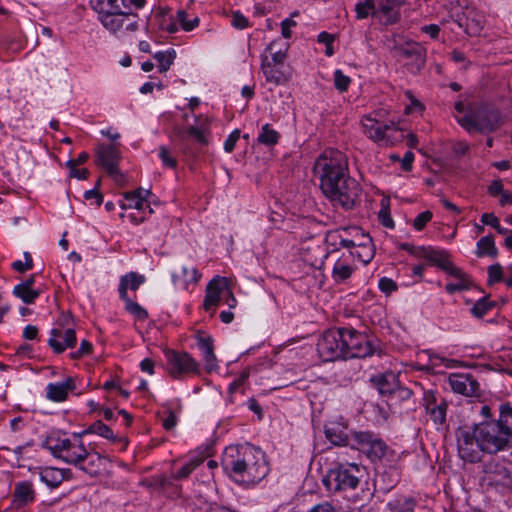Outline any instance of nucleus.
I'll return each instance as SVG.
<instances>
[{
  "mask_svg": "<svg viewBox=\"0 0 512 512\" xmlns=\"http://www.w3.org/2000/svg\"><path fill=\"white\" fill-rule=\"evenodd\" d=\"M326 438L336 446H347L349 444V435L346 427L335 423L325 429Z\"/></svg>",
  "mask_w": 512,
  "mask_h": 512,
  "instance_id": "72a5a7b5",
  "label": "nucleus"
},
{
  "mask_svg": "<svg viewBox=\"0 0 512 512\" xmlns=\"http://www.w3.org/2000/svg\"><path fill=\"white\" fill-rule=\"evenodd\" d=\"M41 480L49 487H58L65 479L64 470L56 468H46L41 472Z\"/></svg>",
  "mask_w": 512,
  "mask_h": 512,
  "instance_id": "4c0bfd02",
  "label": "nucleus"
},
{
  "mask_svg": "<svg viewBox=\"0 0 512 512\" xmlns=\"http://www.w3.org/2000/svg\"><path fill=\"white\" fill-rule=\"evenodd\" d=\"M317 350L324 361L345 359L343 327L324 331L318 340Z\"/></svg>",
  "mask_w": 512,
  "mask_h": 512,
  "instance_id": "423d86ee",
  "label": "nucleus"
},
{
  "mask_svg": "<svg viewBox=\"0 0 512 512\" xmlns=\"http://www.w3.org/2000/svg\"><path fill=\"white\" fill-rule=\"evenodd\" d=\"M144 282L145 277L143 275L137 274L136 272H130L122 276L118 288L120 299L129 298L127 293L128 289L136 291Z\"/></svg>",
  "mask_w": 512,
  "mask_h": 512,
  "instance_id": "7c9ffc66",
  "label": "nucleus"
},
{
  "mask_svg": "<svg viewBox=\"0 0 512 512\" xmlns=\"http://www.w3.org/2000/svg\"><path fill=\"white\" fill-rule=\"evenodd\" d=\"M362 125L367 136L375 142H391L395 134L399 132L394 121L382 122L371 115L364 116Z\"/></svg>",
  "mask_w": 512,
  "mask_h": 512,
  "instance_id": "f8f14e48",
  "label": "nucleus"
},
{
  "mask_svg": "<svg viewBox=\"0 0 512 512\" xmlns=\"http://www.w3.org/2000/svg\"><path fill=\"white\" fill-rule=\"evenodd\" d=\"M379 289L389 294L397 290V285L392 279L383 277L379 280Z\"/></svg>",
  "mask_w": 512,
  "mask_h": 512,
  "instance_id": "0e129e2a",
  "label": "nucleus"
},
{
  "mask_svg": "<svg viewBox=\"0 0 512 512\" xmlns=\"http://www.w3.org/2000/svg\"><path fill=\"white\" fill-rule=\"evenodd\" d=\"M458 123L468 132L482 133L479 114H467L458 119Z\"/></svg>",
  "mask_w": 512,
  "mask_h": 512,
  "instance_id": "a18cd8bd",
  "label": "nucleus"
},
{
  "mask_svg": "<svg viewBox=\"0 0 512 512\" xmlns=\"http://www.w3.org/2000/svg\"><path fill=\"white\" fill-rule=\"evenodd\" d=\"M486 479L496 485H508L510 483V471L501 463L490 461L484 467Z\"/></svg>",
  "mask_w": 512,
  "mask_h": 512,
  "instance_id": "b1692460",
  "label": "nucleus"
},
{
  "mask_svg": "<svg viewBox=\"0 0 512 512\" xmlns=\"http://www.w3.org/2000/svg\"><path fill=\"white\" fill-rule=\"evenodd\" d=\"M363 476L362 470L356 464L339 465L330 469L323 478V484L328 491L340 492L355 489Z\"/></svg>",
  "mask_w": 512,
  "mask_h": 512,
  "instance_id": "20e7f679",
  "label": "nucleus"
},
{
  "mask_svg": "<svg viewBox=\"0 0 512 512\" xmlns=\"http://www.w3.org/2000/svg\"><path fill=\"white\" fill-rule=\"evenodd\" d=\"M92 8L101 16H106L119 9L118 0H90Z\"/></svg>",
  "mask_w": 512,
  "mask_h": 512,
  "instance_id": "c03bdc74",
  "label": "nucleus"
},
{
  "mask_svg": "<svg viewBox=\"0 0 512 512\" xmlns=\"http://www.w3.org/2000/svg\"><path fill=\"white\" fill-rule=\"evenodd\" d=\"M125 304V310L133 315L136 320L145 321L148 318V312L137 302L130 298L121 299Z\"/></svg>",
  "mask_w": 512,
  "mask_h": 512,
  "instance_id": "49530a36",
  "label": "nucleus"
},
{
  "mask_svg": "<svg viewBox=\"0 0 512 512\" xmlns=\"http://www.w3.org/2000/svg\"><path fill=\"white\" fill-rule=\"evenodd\" d=\"M180 140V149L186 156L195 157V151L189 143V137H193L200 146H206L208 139L206 137V129L204 127L190 126L186 130H179L176 133Z\"/></svg>",
  "mask_w": 512,
  "mask_h": 512,
  "instance_id": "2eb2a0df",
  "label": "nucleus"
},
{
  "mask_svg": "<svg viewBox=\"0 0 512 512\" xmlns=\"http://www.w3.org/2000/svg\"><path fill=\"white\" fill-rule=\"evenodd\" d=\"M167 370L174 379H181L183 375L199 373V365L187 352L166 350Z\"/></svg>",
  "mask_w": 512,
  "mask_h": 512,
  "instance_id": "1a4fd4ad",
  "label": "nucleus"
},
{
  "mask_svg": "<svg viewBox=\"0 0 512 512\" xmlns=\"http://www.w3.org/2000/svg\"><path fill=\"white\" fill-rule=\"evenodd\" d=\"M483 132H495L503 124V116L496 108H487L478 112Z\"/></svg>",
  "mask_w": 512,
  "mask_h": 512,
  "instance_id": "393cba45",
  "label": "nucleus"
},
{
  "mask_svg": "<svg viewBox=\"0 0 512 512\" xmlns=\"http://www.w3.org/2000/svg\"><path fill=\"white\" fill-rule=\"evenodd\" d=\"M345 234H349V235H352V236L354 235V233L352 232V230H351V231H349L348 229H342V230H340V231H338V232H334V233L329 234V235H328V239H326V242H327L330 246L334 247V250H338L340 247H342V246L340 245V239H341V237H342V238H347V237L345 236Z\"/></svg>",
  "mask_w": 512,
  "mask_h": 512,
  "instance_id": "864d4df0",
  "label": "nucleus"
},
{
  "mask_svg": "<svg viewBox=\"0 0 512 512\" xmlns=\"http://www.w3.org/2000/svg\"><path fill=\"white\" fill-rule=\"evenodd\" d=\"M415 506L416 500L412 497L398 498L387 504L390 512H414Z\"/></svg>",
  "mask_w": 512,
  "mask_h": 512,
  "instance_id": "58836bf2",
  "label": "nucleus"
},
{
  "mask_svg": "<svg viewBox=\"0 0 512 512\" xmlns=\"http://www.w3.org/2000/svg\"><path fill=\"white\" fill-rule=\"evenodd\" d=\"M199 464V460H190L181 469L177 471L174 478L179 480L188 477Z\"/></svg>",
  "mask_w": 512,
  "mask_h": 512,
  "instance_id": "4d7b16f0",
  "label": "nucleus"
},
{
  "mask_svg": "<svg viewBox=\"0 0 512 512\" xmlns=\"http://www.w3.org/2000/svg\"><path fill=\"white\" fill-rule=\"evenodd\" d=\"M231 24L236 29H245L249 26V21L243 14L237 11L232 14Z\"/></svg>",
  "mask_w": 512,
  "mask_h": 512,
  "instance_id": "bf43d9fd",
  "label": "nucleus"
},
{
  "mask_svg": "<svg viewBox=\"0 0 512 512\" xmlns=\"http://www.w3.org/2000/svg\"><path fill=\"white\" fill-rule=\"evenodd\" d=\"M75 389V381L69 377L64 382L50 383L47 386V398L54 402L67 399L68 393Z\"/></svg>",
  "mask_w": 512,
  "mask_h": 512,
  "instance_id": "a878e982",
  "label": "nucleus"
},
{
  "mask_svg": "<svg viewBox=\"0 0 512 512\" xmlns=\"http://www.w3.org/2000/svg\"><path fill=\"white\" fill-rule=\"evenodd\" d=\"M197 347L203 354V361L207 371H212L217 366V359L214 354V344L211 336L199 332L196 335Z\"/></svg>",
  "mask_w": 512,
  "mask_h": 512,
  "instance_id": "5701e85b",
  "label": "nucleus"
},
{
  "mask_svg": "<svg viewBox=\"0 0 512 512\" xmlns=\"http://www.w3.org/2000/svg\"><path fill=\"white\" fill-rule=\"evenodd\" d=\"M352 438L358 449L366 453L372 461L381 460L386 454L387 445L377 434L369 431H355L352 433Z\"/></svg>",
  "mask_w": 512,
  "mask_h": 512,
  "instance_id": "9b49d317",
  "label": "nucleus"
},
{
  "mask_svg": "<svg viewBox=\"0 0 512 512\" xmlns=\"http://www.w3.org/2000/svg\"><path fill=\"white\" fill-rule=\"evenodd\" d=\"M280 139V133L274 130L270 124H265L258 134L257 141L265 146H274Z\"/></svg>",
  "mask_w": 512,
  "mask_h": 512,
  "instance_id": "a19ab883",
  "label": "nucleus"
},
{
  "mask_svg": "<svg viewBox=\"0 0 512 512\" xmlns=\"http://www.w3.org/2000/svg\"><path fill=\"white\" fill-rule=\"evenodd\" d=\"M42 290L37 288H29L23 285L17 284L13 288V295L22 300L25 304H33L35 300L40 296Z\"/></svg>",
  "mask_w": 512,
  "mask_h": 512,
  "instance_id": "e433bc0d",
  "label": "nucleus"
},
{
  "mask_svg": "<svg viewBox=\"0 0 512 512\" xmlns=\"http://www.w3.org/2000/svg\"><path fill=\"white\" fill-rule=\"evenodd\" d=\"M47 447L56 458L64 461V454L70 447V439H48Z\"/></svg>",
  "mask_w": 512,
  "mask_h": 512,
  "instance_id": "37998d69",
  "label": "nucleus"
},
{
  "mask_svg": "<svg viewBox=\"0 0 512 512\" xmlns=\"http://www.w3.org/2000/svg\"><path fill=\"white\" fill-rule=\"evenodd\" d=\"M239 138H240V130L235 129L234 131L231 132V134L225 140L224 150L227 153H231L234 150L235 145H236L237 141L239 140Z\"/></svg>",
  "mask_w": 512,
  "mask_h": 512,
  "instance_id": "052dcab7",
  "label": "nucleus"
},
{
  "mask_svg": "<svg viewBox=\"0 0 512 512\" xmlns=\"http://www.w3.org/2000/svg\"><path fill=\"white\" fill-rule=\"evenodd\" d=\"M475 254L477 257L489 256L491 258H496L498 256V249L496 248L494 239L491 235L479 239Z\"/></svg>",
  "mask_w": 512,
  "mask_h": 512,
  "instance_id": "c9c22d12",
  "label": "nucleus"
},
{
  "mask_svg": "<svg viewBox=\"0 0 512 512\" xmlns=\"http://www.w3.org/2000/svg\"><path fill=\"white\" fill-rule=\"evenodd\" d=\"M355 11L358 19H365L369 15L375 16L374 9H372V0L358 3Z\"/></svg>",
  "mask_w": 512,
  "mask_h": 512,
  "instance_id": "5fc2aeb1",
  "label": "nucleus"
},
{
  "mask_svg": "<svg viewBox=\"0 0 512 512\" xmlns=\"http://www.w3.org/2000/svg\"><path fill=\"white\" fill-rule=\"evenodd\" d=\"M12 497L11 509L18 510L34 502L36 493L33 484L29 481L17 482Z\"/></svg>",
  "mask_w": 512,
  "mask_h": 512,
  "instance_id": "6ab92c4d",
  "label": "nucleus"
},
{
  "mask_svg": "<svg viewBox=\"0 0 512 512\" xmlns=\"http://www.w3.org/2000/svg\"><path fill=\"white\" fill-rule=\"evenodd\" d=\"M353 238L340 239V245L348 248L347 253L353 254V260L356 258L364 264H368L374 257V249L372 246V238L364 234L359 228H352Z\"/></svg>",
  "mask_w": 512,
  "mask_h": 512,
  "instance_id": "0eeeda50",
  "label": "nucleus"
},
{
  "mask_svg": "<svg viewBox=\"0 0 512 512\" xmlns=\"http://www.w3.org/2000/svg\"><path fill=\"white\" fill-rule=\"evenodd\" d=\"M433 214L431 211L426 210L417 215V217L413 221V227L417 231H421L428 222L431 221Z\"/></svg>",
  "mask_w": 512,
  "mask_h": 512,
  "instance_id": "6e6d98bb",
  "label": "nucleus"
},
{
  "mask_svg": "<svg viewBox=\"0 0 512 512\" xmlns=\"http://www.w3.org/2000/svg\"><path fill=\"white\" fill-rule=\"evenodd\" d=\"M222 466L237 482L246 484L258 483L269 471L264 453L251 444L226 448Z\"/></svg>",
  "mask_w": 512,
  "mask_h": 512,
  "instance_id": "f03ea898",
  "label": "nucleus"
},
{
  "mask_svg": "<svg viewBox=\"0 0 512 512\" xmlns=\"http://www.w3.org/2000/svg\"><path fill=\"white\" fill-rule=\"evenodd\" d=\"M226 289V278L217 277L211 280L206 288L204 308L206 311L217 306Z\"/></svg>",
  "mask_w": 512,
  "mask_h": 512,
  "instance_id": "4be33fe9",
  "label": "nucleus"
},
{
  "mask_svg": "<svg viewBox=\"0 0 512 512\" xmlns=\"http://www.w3.org/2000/svg\"><path fill=\"white\" fill-rule=\"evenodd\" d=\"M154 59L158 63V70L160 73H165L171 67L176 57L175 50L160 51L154 54Z\"/></svg>",
  "mask_w": 512,
  "mask_h": 512,
  "instance_id": "79ce46f5",
  "label": "nucleus"
},
{
  "mask_svg": "<svg viewBox=\"0 0 512 512\" xmlns=\"http://www.w3.org/2000/svg\"><path fill=\"white\" fill-rule=\"evenodd\" d=\"M296 26V22L290 18H286L281 22V33L284 38L291 37V28Z\"/></svg>",
  "mask_w": 512,
  "mask_h": 512,
  "instance_id": "338daca9",
  "label": "nucleus"
},
{
  "mask_svg": "<svg viewBox=\"0 0 512 512\" xmlns=\"http://www.w3.org/2000/svg\"><path fill=\"white\" fill-rule=\"evenodd\" d=\"M332 193L325 194L334 206H340L345 210L353 209L359 199L361 192L360 184L350 175L344 177L336 187H333Z\"/></svg>",
  "mask_w": 512,
  "mask_h": 512,
  "instance_id": "39448f33",
  "label": "nucleus"
},
{
  "mask_svg": "<svg viewBox=\"0 0 512 512\" xmlns=\"http://www.w3.org/2000/svg\"><path fill=\"white\" fill-rule=\"evenodd\" d=\"M102 466V457L98 453L90 454L84 463H81L78 468L90 476H96L100 472Z\"/></svg>",
  "mask_w": 512,
  "mask_h": 512,
  "instance_id": "ea45409f",
  "label": "nucleus"
},
{
  "mask_svg": "<svg viewBox=\"0 0 512 512\" xmlns=\"http://www.w3.org/2000/svg\"><path fill=\"white\" fill-rule=\"evenodd\" d=\"M355 270L353 264V254L342 253V255L336 260L332 269V278L336 283H342L350 276Z\"/></svg>",
  "mask_w": 512,
  "mask_h": 512,
  "instance_id": "412c9836",
  "label": "nucleus"
},
{
  "mask_svg": "<svg viewBox=\"0 0 512 512\" xmlns=\"http://www.w3.org/2000/svg\"><path fill=\"white\" fill-rule=\"evenodd\" d=\"M448 275L454 277L457 281L454 283H448L445 286L446 292L449 294H454L459 291L468 290L471 285L472 281L468 274H466L462 269L458 268L457 273L449 272Z\"/></svg>",
  "mask_w": 512,
  "mask_h": 512,
  "instance_id": "f704fd0d",
  "label": "nucleus"
},
{
  "mask_svg": "<svg viewBox=\"0 0 512 512\" xmlns=\"http://www.w3.org/2000/svg\"><path fill=\"white\" fill-rule=\"evenodd\" d=\"M177 422H178V418L177 416L174 414L173 411L169 410L168 411V415L167 417L163 420V428L165 430H172L176 425H177Z\"/></svg>",
  "mask_w": 512,
  "mask_h": 512,
  "instance_id": "774afa93",
  "label": "nucleus"
},
{
  "mask_svg": "<svg viewBox=\"0 0 512 512\" xmlns=\"http://www.w3.org/2000/svg\"><path fill=\"white\" fill-rule=\"evenodd\" d=\"M177 20L179 21L181 27L185 31H191L199 24V18L194 17L193 19H188V14L184 10H179L177 12Z\"/></svg>",
  "mask_w": 512,
  "mask_h": 512,
  "instance_id": "8fccbe9b",
  "label": "nucleus"
},
{
  "mask_svg": "<svg viewBox=\"0 0 512 512\" xmlns=\"http://www.w3.org/2000/svg\"><path fill=\"white\" fill-rule=\"evenodd\" d=\"M427 260L433 265L438 266L446 273H449L450 271L453 273L458 272V267L453 264L449 258V253L444 250H436L431 247V250L427 255Z\"/></svg>",
  "mask_w": 512,
  "mask_h": 512,
  "instance_id": "c756f323",
  "label": "nucleus"
},
{
  "mask_svg": "<svg viewBox=\"0 0 512 512\" xmlns=\"http://www.w3.org/2000/svg\"><path fill=\"white\" fill-rule=\"evenodd\" d=\"M249 377V371L245 370L241 372L239 377L235 379L228 387V391L230 394L235 393L248 379Z\"/></svg>",
  "mask_w": 512,
  "mask_h": 512,
  "instance_id": "e2e57ef3",
  "label": "nucleus"
},
{
  "mask_svg": "<svg viewBox=\"0 0 512 512\" xmlns=\"http://www.w3.org/2000/svg\"><path fill=\"white\" fill-rule=\"evenodd\" d=\"M495 307V302L490 301L488 296H485L474 304L471 308V313L477 317L482 318L488 311L492 310Z\"/></svg>",
  "mask_w": 512,
  "mask_h": 512,
  "instance_id": "de8ad7c7",
  "label": "nucleus"
},
{
  "mask_svg": "<svg viewBox=\"0 0 512 512\" xmlns=\"http://www.w3.org/2000/svg\"><path fill=\"white\" fill-rule=\"evenodd\" d=\"M399 4V0H372V9L375 17L389 25L396 23L399 19V12L396 9Z\"/></svg>",
  "mask_w": 512,
  "mask_h": 512,
  "instance_id": "a211bd4d",
  "label": "nucleus"
},
{
  "mask_svg": "<svg viewBox=\"0 0 512 512\" xmlns=\"http://www.w3.org/2000/svg\"><path fill=\"white\" fill-rule=\"evenodd\" d=\"M381 395H392L399 387L397 376L386 372L371 379Z\"/></svg>",
  "mask_w": 512,
  "mask_h": 512,
  "instance_id": "cd10ccee",
  "label": "nucleus"
},
{
  "mask_svg": "<svg viewBox=\"0 0 512 512\" xmlns=\"http://www.w3.org/2000/svg\"><path fill=\"white\" fill-rule=\"evenodd\" d=\"M200 276L195 267L181 266L172 273V280L174 284H182L187 287L190 283H197Z\"/></svg>",
  "mask_w": 512,
  "mask_h": 512,
  "instance_id": "473e14b6",
  "label": "nucleus"
},
{
  "mask_svg": "<svg viewBox=\"0 0 512 512\" xmlns=\"http://www.w3.org/2000/svg\"><path fill=\"white\" fill-rule=\"evenodd\" d=\"M50 334L51 337L48 340V345L57 354L64 352L66 348H73L76 345V333L72 328L66 329L64 335L60 329L54 328Z\"/></svg>",
  "mask_w": 512,
  "mask_h": 512,
  "instance_id": "f3484780",
  "label": "nucleus"
},
{
  "mask_svg": "<svg viewBox=\"0 0 512 512\" xmlns=\"http://www.w3.org/2000/svg\"><path fill=\"white\" fill-rule=\"evenodd\" d=\"M483 17L474 11H468L464 18L458 20L460 27L470 36H477L483 29Z\"/></svg>",
  "mask_w": 512,
  "mask_h": 512,
  "instance_id": "c85d7f7f",
  "label": "nucleus"
},
{
  "mask_svg": "<svg viewBox=\"0 0 512 512\" xmlns=\"http://www.w3.org/2000/svg\"><path fill=\"white\" fill-rule=\"evenodd\" d=\"M119 160L120 155L116 146L101 144L97 147L96 164L104 168L117 184L123 185L125 179L118 168Z\"/></svg>",
  "mask_w": 512,
  "mask_h": 512,
  "instance_id": "9d476101",
  "label": "nucleus"
},
{
  "mask_svg": "<svg viewBox=\"0 0 512 512\" xmlns=\"http://www.w3.org/2000/svg\"><path fill=\"white\" fill-rule=\"evenodd\" d=\"M422 406L434 424L443 425L446 422L448 403L436 391L424 390Z\"/></svg>",
  "mask_w": 512,
  "mask_h": 512,
  "instance_id": "4468645a",
  "label": "nucleus"
},
{
  "mask_svg": "<svg viewBox=\"0 0 512 512\" xmlns=\"http://www.w3.org/2000/svg\"><path fill=\"white\" fill-rule=\"evenodd\" d=\"M159 157L165 166L172 169L177 167V160L170 154L169 150L165 146L160 147Z\"/></svg>",
  "mask_w": 512,
  "mask_h": 512,
  "instance_id": "13d9d810",
  "label": "nucleus"
},
{
  "mask_svg": "<svg viewBox=\"0 0 512 512\" xmlns=\"http://www.w3.org/2000/svg\"><path fill=\"white\" fill-rule=\"evenodd\" d=\"M261 69L266 81L275 85H283L287 83L291 77L288 69H284L283 65L272 64L267 56L262 58Z\"/></svg>",
  "mask_w": 512,
  "mask_h": 512,
  "instance_id": "aec40b11",
  "label": "nucleus"
},
{
  "mask_svg": "<svg viewBox=\"0 0 512 512\" xmlns=\"http://www.w3.org/2000/svg\"><path fill=\"white\" fill-rule=\"evenodd\" d=\"M314 169L319 175L320 189L324 195L332 193L333 187L349 175L347 157L336 149L325 150L317 158Z\"/></svg>",
  "mask_w": 512,
  "mask_h": 512,
  "instance_id": "7ed1b4c3",
  "label": "nucleus"
},
{
  "mask_svg": "<svg viewBox=\"0 0 512 512\" xmlns=\"http://www.w3.org/2000/svg\"><path fill=\"white\" fill-rule=\"evenodd\" d=\"M488 273V285L499 283L503 280V269L499 263L492 264L487 269Z\"/></svg>",
  "mask_w": 512,
  "mask_h": 512,
  "instance_id": "3c124183",
  "label": "nucleus"
},
{
  "mask_svg": "<svg viewBox=\"0 0 512 512\" xmlns=\"http://www.w3.org/2000/svg\"><path fill=\"white\" fill-rule=\"evenodd\" d=\"M100 20L103 26L112 33L134 32L138 30V15L122 12L120 8L106 16H101Z\"/></svg>",
  "mask_w": 512,
  "mask_h": 512,
  "instance_id": "ddd939ff",
  "label": "nucleus"
},
{
  "mask_svg": "<svg viewBox=\"0 0 512 512\" xmlns=\"http://www.w3.org/2000/svg\"><path fill=\"white\" fill-rule=\"evenodd\" d=\"M479 414L480 422L461 425L455 430L459 456L470 463L480 461L482 453L497 454L512 447V440L496 422L492 408L481 405Z\"/></svg>",
  "mask_w": 512,
  "mask_h": 512,
  "instance_id": "f257e3e1",
  "label": "nucleus"
},
{
  "mask_svg": "<svg viewBox=\"0 0 512 512\" xmlns=\"http://www.w3.org/2000/svg\"><path fill=\"white\" fill-rule=\"evenodd\" d=\"M451 389L464 396H474L479 391V383L470 373H452L448 377Z\"/></svg>",
  "mask_w": 512,
  "mask_h": 512,
  "instance_id": "dca6fc26",
  "label": "nucleus"
},
{
  "mask_svg": "<svg viewBox=\"0 0 512 512\" xmlns=\"http://www.w3.org/2000/svg\"><path fill=\"white\" fill-rule=\"evenodd\" d=\"M128 203H122L120 206L122 209H128V208H134V209H137V210H141V211H144V205H145V201L144 199H139V198H129V199H125Z\"/></svg>",
  "mask_w": 512,
  "mask_h": 512,
  "instance_id": "69168bd1",
  "label": "nucleus"
},
{
  "mask_svg": "<svg viewBox=\"0 0 512 512\" xmlns=\"http://www.w3.org/2000/svg\"><path fill=\"white\" fill-rule=\"evenodd\" d=\"M350 83V77L345 75L341 70L338 69L334 72V85L338 91H347L350 86Z\"/></svg>",
  "mask_w": 512,
  "mask_h": 512,
  "instance_id": "603ef678",
  "label": "nucleus"
},
{
  "mask_svg": "<svg viewBox=\"0 0 512 512\" xmlns=\"http://www.w3.org/2000/svg\"><path fill=\"white\" fill-rule=\"evenodd\" d=\"M400 55L408 59H413L418 69L423 67L426 62V49L417 42H406L397 48Z\"/></svg>",
  "mask_w": 512,
  "mask_h": 512,
  "instance_id": "bb28decb",
  "label": "nucleus"
},
{
  "mask_svg": "<svg viewBox=\"0 0 512 512\" xmlns=\"http://www.w3.org/2000/svg\"><path fill=\"white\" fill-rule=\"evenodd\" d=\"M275 44V42H272L267 48V50H269L272 54V60L270 62L276 65H283L286 58V53L281 50L274 51Z\"/></svg>",
  "mask_w": 512,
  "mask_h": 512,
  "instance_id": "680f3d73",
  "label": "nucleus"
},
{
  "mask_svg": "<svg viewBox=\"0 0 512 512\" xmlns=\"http://www.w3.org/2000/svg\"><path fill=\"white\" fill-rule=\"evenodd\" d=\"M345 359L365 358L374 353L369 338L354 328L343 327Z\"/></svg>",
  "mask_w": 512,
  "mask_h": 512,
  "instance_id": "6e6552de",
  "label": "nucleus"
},
{
  "mask_svg": "<svg viewBox=\"0 0 512 512\" xmlns=\"http://www.w3.org/2000/svg\"><path fill=\"white\" fill-rule=\"evenodd\" d=\"M64 455V461L66 463L78 467L81 463L85 462L86 458H88L89 452L82 441H79V443H72L70 440V447Z\"/></svg>",
  "mask_w": 512,
  "mask_h": 512,
  "instance_id": "2f4dec72",
  "label": "nucleus"
},
{
  "mask_svg": "<svg viewBox=\"0 0 512 512\" xmlns=\"http://www.w3.org/2000/svg\"><path fill=\"white\" fill-rule=\"evenodd\" d=\"M85 432H90L91 434H97L109 440H114L113 431L109 426L104 424L102 421H96L92 425H90Z\"/></svg>",
  "mask_w": 512,
  "mask_h": 512,
  "instance_id": "09e8293b",
  "label": "nucleus"
}]
</instances>
